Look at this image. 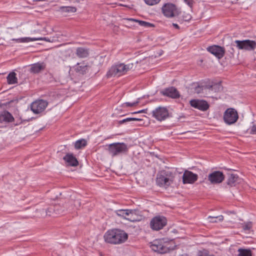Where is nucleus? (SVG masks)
Returning <instances> with one entry per match:
<instances>
[{"instance_id":"nucleus-23","label":"nucleus","mask_w":256,"mask_h":256,"mask_svg":"<svg viewBox=\"0 0 256 256\" xmlns=\"http://www.w3.org/2000/svg\"><path fill=\"white\" fill-rule=\"evenodd\" d=\"M238 176L237 174H230L227 180V184L230 186H234L238 183Z\"/></svg>"},{"instance_id":"nucleus-11","label":"nucleus","mask_w":256,"mask_h":256,"mask_svg":"<svg viewBox=\"0 0 256 256\" xmlns=\"http://www.w3.org/2000/svg\"><path fill=\"white\" fill-rule=\"evenodd\" d=\"M234 43L236 44V46L240 50L250 51L254 50L256 47V42L249 40H236Z\"/></svg>"},{"instance_id":"nucleus-10","label":"nucleus","mask_w":256,"mask_h":256,"mask_svg":"<svg viewBox=\"0 0 256 256\" xmlns=\"http://www.w3.org/2000/svg\"><path fill=\"white\" fill-rule=\"evenodd\" d=\"M152 117L158 121H163L169 117L168 110L162 106H159L153 110L152 112Z\"/></svg>"},{"instance_id":"nucleus-38","label":"nucleus","mask_w":256,"mask_h":256,"mask_svg":"<svg viewBox=\"0 0 256 256\" xmlns=\"http://www.w3.org/2000/svg\"><path fill=\"white\" fill-rule=\"evenodd\" d=\"M182 19L184 20L187 22L189 21L192 18V16L190 14L187 13H184L182 14Z\"/></svg>"},{"instance_id":"nucleus-4","label":"nucleus","mask_w":256,"mask_h":256,"mask_svg":"<svg viewBox=\"0 0 256 256\" xmlns=\"http://www.w3.org/2000/svg\"><path fill=\"white\" fill-rule=\"evenodd\" d=\"M133 64H120L112 66L106 74L108 78L114 76H120L125 74L128 70L133 68Z\"/></svg>"},{"instance_id":"nucleus-39","label":"nucleus","mask_w":256,"mask_h":256,"mask_svg":"<svg viewBox=\"0 0 256 256\" xmlns=\"http://www.w3.org/2000/svg\"><path fill=\"white\" fill-rule=\"evenodd\" d=\"M139 100H140V98H138L137 100H136V102H126L124 103V104H125L126 106L132 107V106H136V104H138L139 103Z\"/></svg>"},{"instance_id":"nucleus-46","label":"nucleus","mask_w":256,"mask_h":256,"mask_svg":"<svg viewBox=\"0 0 256 256\" xmlns=\"http://www.w3.org/2000/svg\"><path fill=\"white\" fill-rule=\"evenodd\" d=\"M172 26L176 29H179L180 28V26H178V25L176 24H174V23H173L172 24Z\"/></svg>"},{"instance_id":"nucleus-20","label":"nucleus","mask_w":256,"mask_h":256,"mask_svg":"<svg viewBox=\"0 0 256 256\" xmlns=\"http://www.w3.org/2000/svg\"><path fill=\"white\" fill-rule=\"evenodd\" d=\"M38 40H44L46 42H50V40L48 38H23L18 39H12V40H15L18 42H30L36 41Z\"/></svg>"},{"instance_id":"nucleus-16","label":"nucleus","mask_w":256,"mask_h":256,"mask_svg":"<svg viewBox=\"0 0 256 256\" xmlns=\"http://www.w3.org/2000/svg\"><path fill=\"white\" fill-rule=\"evenodd\" d=\"M160 92L162 95L172 98H178L180 96V92L174 86L164 88Z\"/></svg>"},{"instance_id":"nucleus-22","label":"nucleus","mask_w":256,"mask_h":256,"mask_svg":"<svg viewBox=\"0 0 256 256\" xmlns=\"http://www.w3.org/2000/svg\"><path fill=\"white\" fill-rule=\"evenodd\" d=\"M76 54L80 58H86L89 54L88 50L82 47L78 48L76 50Z\"/></svg>"},{"instance_id":"nucleus-44","label":"nucleus","mask_w":256,"mask_h":256,"mask_svg":"<svg viewBox=\"0 0 256 256\" xmlns=\"http://www.w3.org/2000/svg\"><path fill=\"white\" fill-rule=\"evenodd\" d=\"M184 2L186 4L191 8H192L193 4L194 2L193 0H184Z\"/></svg>"},{"instance_id":"nucleus-17","label":"nucleus","mask_w":256,"mask_h":256,"mask_svg":"<svg viewBox=\"0 0 256 256\" xmlns=\"http://www.w3.org/2000/svg\"><path fill=\"white\" fill-rule=\"evenodd\" d=\"M198 174L189 170H186L182 176V182L184 184H193L197 180Z\"/></svg>"},{"instance_id":"nucleus-9","label":"nucleus","mask_w":256,"mask_h":256,"mask_svg":"<svg viewBox=\"0 0 256 256\" xmlns=\"http://www.w3.org/2000/svg\"><path fill=\"white\" fill-rule=\"evenodd\" d=\"M167 223L166 218L163 216H156L152 218L150 222V226L154 230L162 229Z\"/></svg>"},{"instance_id":"nucleus-26","label":"nucleus","mask_w":256,"mask_h":256,"mask_svg":"<svg viewBox=\"0 0 256 256\" xmlns=\"http://www.w3.org/2000/svg\"><path fill=\"white\" fill-rule=\"evenodd\" d=\"M7 82L10 84H13L18 83V79L16 77V74L14 72H10L7 76Z\"/></svg>"},{"instance_id":"nucleus-35","label":"nucleus","mask_w":256,"mask_h":256,"mask_svg":"<svg viewBox=\"0 0 256 256\" xmlns=\"http://www.w3.org/2000/svg\"><path fill=\"white\" fill-rule=\"evenodd\" d=\"M216 87H218V90L222 88V86L220 84H216L214 85L205 86H204V89H208L213 90V88H215Z\"/></svg>"},{"instance_id":"nucleus-34","label":"nucleus","mask_w":256,"mask_h":256,"mask_svg":"<svg viewBox=\"0 0 256 256\" xmlns=\"http://www.w3.org/2000/svg\"><path fill=\"white\" fill-rule=\"evenodd\" d=\"M234 45L232 44L230 46H227L228 50L227 52L228 53V55L230 57H233L234 53Z\"/></svg>"},{"instance_id":"nucleus-5","label":"nucleus","mask_w":256,"mask_h":256,"mask_svg":"<svg viewBox=\"0 0 256 256\" xmlns=\"http://www.w3.org/2000/svg\"><path fill=\"white\" fill-rule=\"evenodd\" d=\"M169 243L165 241L164 238L154 240L150 244V248L154 252L164 254L168 252L170 249Z\"/></svg>"},{"instance_id":"nucleus-15","label":"nucleus","mask_w":256,"mask_h":256,"mask_svg":"<svg viewBox=\"0 0 256 256\" xmlns=\"http://www.w3.org/2000/svg\"><path fill=\"white\" fill-rule=\"evenodd\" d=\"M190 106L202 111H206L209 108V104L204 100H192L190 102Z\"/></svg>"},{"instance_id":"nucleus-33","label":"nucleus","mask_w":256,"mask_h":256,"mask_svg":"<svg viewBox=\"0 0 256 256\" xmlns=\"http://www.w3.org/2000/svg\"><path fill=\"white\" fill-rule=\"evenodd\" d=\"M140 120H142V119L135 118H128L124 119L122 120H120L118 122V123L120 124H122L124 122H130V121H140Z\"/></svg>"},{"instance_id":"nucleus-6","label":"nucleus","mask_w":256,"mask_h":256,"mask_svg":"<svg viewBox=\"0 0 256 256\" xmlns=\"http://www.w3.org/2000/svg\"><path fill=\"white\" fill-rule=\"evenodd\" d=\"M108 150L110 154L114 157L127 152L128 148L125 143L115 142L108 145Z\"/></svg>"},{"instance_id":"nucleus-43","label":"nucleus","mask_w":256,"mask_h":256,"mask_svg":"<svg viewBox=\"0 0 256 256\" xmlns=\"http://www.w3.org/2000/svg\"><path fill=\"white\" fill-rule=\"evenodd\" d=\"M250 133L252 134H256V124L253 126L250 129Z\"/></svg>"},{"instance_id":"nucleus-47","label":"nucleus","mask_w":256,"mask_h":256,"mask_svg":"<svg viewBox=\"0 0 256 256\" xmlns=\"http://www.w3.org/2000/svg\"><path fill=\"white\" fill-rule=\"evenodd\" d=\"M221 89H222V88L218 90V88L216 87L215 88H213V90H214L215 92H216L220 91Z\"/></svg>"},{"instance_id":"nucleus-45","label":"nucleus","mask_w":256,"mask_h":256,"mask_svg":"<svg viewBox=\"0 0 256 256\" xmlns=\"http://www.w3.org/2000/svg\"><path fill=\"white\" fill-rule=\"evenodd\" d=\"M146 110H139L138 112H134L132 113V114L144 112Z\"/></svg>"},{"instance_id":"nucleus-37","label":"nucleus","mask_w":256,"mask_h":256,"mask_svg":"<svg viewBox=\"0 0 256 256\" xmlns=\"http://www.w3.org/2000/svg\"><path fill=\"white\" fill-rule=\"evenodd\" d=\"M204 89V86L198 85L194 88V92L198 94H200L202 92Z\"/></svg>"},{"instance_id":"nucleus-36","label":"nucleus","mask_w":256,"mask_h":256,"mask_svg":"<svg viewBox=\"0 0 256 256\" xmlns=\"http://www.w3.org/2000/svg\"><path fill=\"white\" fill-rule=\"evenodd\" d=\"M160 0H144L146 4L149 6H153L158 4Z\"/></svg>"},{"instance_id":"nucleus-3","label":"nucleus","mask_w":256,"mask_h":256,"mask_svg":"<svg viewBox=\"0 0 256 256\" xmlns=\"http://www.w3.org/2000/svg\"><path fill=\"white\" fill-rule=\"evenodd\" d=\"M80 205V202L78 200H70L68 202L66 203L62 206L60 204L52 206H50V210H54V212L56 214H64L66 210L70 212L75 209H78Z\"/></svg>"},{"instance_id":"nucleus-18","label":"nucleus","mask_w":256,"mask_h":256,"mask_svg":"<svg viewBox=\"0 0 256 256\" xmlns=\"http://www.w3.org/2000/svg\"><path fill=\"white\" fill-rule=\"evenodd\" d=\"M63 160L69 166H76L78 164V160L72 154L68 153L64 158Z\"/></svg>"},{"instance_id":"nucleus-41","label":"nucleus","mask_w":256,"mask_h":256,"mask_svg":"<svg viewBox=\"0 0 256 256\" xmlns=\"http://www.w3.org/2000/svg\"><path fill=\"white\" fill-rule=\"evenodd\" d=\"M47 215L54 216L56 214L54 212V210H50V206L46 211Z\"/></svg>"},{"instance_id":"nucleus-19","label":"nucleus","mask_w":256,"mask_h":256,"mask_svg":"<svg viewBox=\"0 0 256 256\" xmlns=\"http://www.w3.org/2000/svg\"><path fill=\"white\" fill-rule=\"evenodd\" d=\"M46 68L44 62H37L31 66L30 72L34 74H38L43 70Z\"/></svg>"},{"instance_id":"nucleus-48","label":"nucleus","mask_w":256,"mask_h":256,"mask_svg":"<svg viewBox=\"0 0 256 256\" xmlns=\"http://www.w3.org/2000/svg\"><path fill=\"white\" fill-rule=\"evenodd\" d=\"M185 118V116H183V115H182V116H180V117L178 118V120H180V119H181V118Z\"/></svg>"},{"instance_id":"nucleus-28","label":"nucleus","mask_w":256,"mask_h":256,"mask_svg":"<svg viewBox=\"0 0 256 256\" xmlns=\"http://www.w3.org/2000/svg\"><path fill=\"white\" fill-rule=\"evenodd\" d=\"M136 217V211L134 210H130V212L128 213L126 220L132 222L138 221V220Z\"/></svg>"},{"instance_id":"nucleus-12","label":"nucleus","mask_w":256,"mask_h":256,"mask_svg":"<svg viewBox=\"0 0 256 256\" xmlns=\"http://www.w3.org/2000/svg\"><path fill=\"white\" fill-rule=\"evenodd\" d=\"M48 104V102L46 100H38L31 104V110L34 113L38 114L43 112Z\"/></svg>"},{"instance_id":"nucleus-30","label":"nucleus","mask_w":256,"mask_h":256,"mask_svg":"<svg viewBox=\"0 0 256 256\" xmlns=\"http://www.w3.org/2000/svg\"><path fill=\"white\" fill-rule=\"evenodd\" d=\"M87 144L86 141L84 139H81L76 142L74 147L76 149H80L85 146Z\"/></svg>"},{"instance_id":"nucleus-25","label":"nucleus","mask_w":256,"mask_h":256,"mask_svg":"<svg viewBox=\"0 0 256 256\" xmlns=\"http://www.w3.org/2000/svg\"><path fill=\"white\" fill-rule=\"evenodd\" d=\"M78 66L76 68V72L84 74L88 70V66L84 63L78 64Z\"/></svg>"},{"instance_id":"nucleus-29","label":"nucleus","mask_w":256,"mask_h":256,"mask_svg":"<svg viewBox=\"0 0 256 256\" xmlns=\"http://www.w3.org/2000/svg\"><path fill=\"white\" fill-rule=\"evenodd\" d=\"M238 256H252V251L248 249L239 248Z\"/></svg>"},{"instance_id":"nucleus-7","label":"nucleus","mask_w":256,"mask_h":256,"mask_svg":"<svg viewBox=\"0 0 256 256\" xmlns=\"http://www.w3.org/2000/svg\"><path fill=\"white\" fill-rule=\"evenodd\" d=\"M162 10L164 16L168 18L177 16L180 13L176 6L172 3L165 4L162 6Z\"/></svg>"},{"instance_id":"nucleus-27","label":"nucleus","mask_w":256,"mask_h":256,"mask_svg":"<svg viewBox=\"0 0 256 256\" xmlns=\"http://www.w3.org/2000/svg\"><path fill=\"white\" fill-rule=\"evenodd\" d=\"M116 214L118 216L122 217L126 220H127L128 214V212H130V210H118L116 211Z\"/></svg>"},{"instance_id":"nucleus-31","label":"nucleus","mask_w":256,"mask_h":256,"mask_svg":"<svg viewBox=\"0 0 256 256\" xmlns=\"http://www.w3.org/2000/svg\"><path fill=\"white\" fill-rule=\"evenodd\" d=\"M60 10L64 12H74L76 11V8L74 6H61Z\"/></svg>"},{"instance_id":"nucleus-13","label":"nucleus","mask_w":256,"mask_h":256,"mask_svg":"<svg viewBox=\"0 0 256 256\" xmlns=\"http://www.w3.org/2000/svg\"><path fill=\"white\" fill-rule=\"evenodd\" d=\"M206 49L208 52L214 54L218 59L222 58L224 56L225 50L223 47L214 45L208 47Z\"/></svg>"},{"instance_id":"nucleus-42","label":"nucleus","mask_w":256,"mask_h":256,"mask_svg":"<svg viewBox=\"0 0 256 256\" xmlns=\"http://www.w3.org/2000/svg\"><path fill=\"white\" fill-rule=\"evenodd\" d=\"M197 256H214V255H208L206 250L199 251L198 252Z\"/></svg>"},{"instance_id":"nucleus-8","label":"nucleus","mask_w":256,"mask_h":256,"mask_svg":"<svg viewBox=\"0 0 256 256\" xmlns=\"http://www.w3.org/2000/svg\"><path fill=\"white\" fill-rule=\"evenodd\" d=\"M238 118V112L234 108H228L224 112V122L228 125L234 124Z\"/></svg>"},{"instance_id":"nucleus-2","label":"nucleus","mask_w":256,"mask_h":256,"mask_svg":"<svg viewBox=\"0 0 256 256\" xmlns=\"http://www.w3.org/2000/svg\"><path fill=\"white\" fill-rule=\"evenodd\" d=\"M104 238L106 243L118 244L124 242L128 238V234L120 229H113L108 230L104 234Z\"/></svg>"},{"instance_id":"nucleus-40","label":"nucleus","mask_w":256,"mask_h":256,"mask_svg":"<svg viewBox=\"0 0 256 256\" xmlns=\"http://www.w3.org/2000/svg\"><path fill=\"white\" fill-rule=\"evenodd\" d=\"M252 226V224L251 222H248L242 226V228L244 230H250Z\"/></svg>"},{"instance_id":"nucleus-24","label":"nucleus","mask_w":256,"mask_h":256,"mask_svg":"<svg viewBox=\"0 0 256 256\" xmlns=\"http://www.w3.org/2000/svg\"><path fill=\"white\" fill-rule=\"evenodd\" d=\"M128 21H132V22H138L139 25L145 28H150V27H154V25L152 23L143 21V20H140L132 18H128L126 19Z\"/></svg>"},{"instance_id":"nucleus-21","label":"nucleus","mask_w":256,"mask_h":256,"mask_svg":"<svg viewBox=\"0 0 256 256\" xmlns=\"http://www.w3.org/2000/svg\"><path fill=\"white\" fill-rule=\"evenodd\" d=\"M14 120V118L12 114L8 112H4L0 114V122H10Z\"/></svg>"},{"instance_id":"nucleus-32","label":"nucleus","mask_w":256,"mask_h":256,"mask_svg":"<svg viewBox=\"0 0 256 256\" xmlns=\"http://www.w3.org/2000/svg\"><path fill=\"white\" fill-rule=\"evenodd\" d=\"M208 219H209V222H221L223 220H224V216L222 215L218 216H209L208 218Z\"/></svg>"},{"instance_id":"nucleus-14","label":"nucleus","mask_w":256,"mask_h":256,"mask_svg":"<svg viewBox=\"0 0 256 256\" xmlns=\"http://www.w3.org/2000/svg\"><path fill=\"white\" fill-rule=\"evenodd\" d=\"M224 179V176L220 171H214L210 173L208 176V180L212 184H220Z\"/></svg>"},{"instance_id":"nucleus-1","label":"nucleus","mask_w":256,"mask_h":256,"mask_svg":"<svg viewBox=\"0 0 256 256\" xmlns=\"http://www.w3.org/2000/svg\"><path fill=\"white\" fill-rule=\"evenodd\" d=\"M176 173L174 169L166 168L158 172L156 175V182L160 187L168 188L173 184Z\"/></svg>"}]
</instances>
